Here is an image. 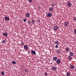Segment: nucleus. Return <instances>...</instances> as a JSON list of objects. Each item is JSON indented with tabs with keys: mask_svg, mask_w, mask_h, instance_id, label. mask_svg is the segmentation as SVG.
Here are the masks:
<instances>
[{
	"mask_svg": "<svg viewBox=\"0 0 76 76\" xmlns=\"http://www.w3.org/2000/svg\"><path fill=\"white\" fill-rule=\"evenodd\" d=\"M12 64H16V62H15V61H12Z\"/></svg>",
	"mask_w": 76,
	"mask_h": 76,
	"instance_id": "nucleus-21",
	"label": "nucleus"
},
{
	"mask_svg": "<svg viewBox=\"0 0 76 76\" xmlns=\"http://www.w3.org/2000/svg\"><path fill=\"white\" fill-rule=\"evenodd\" d=\"M73 19L74 21H75V20H76V17H75L74 18H73Z\"/></svg>",
	"mask_w": 76,
	"mask_h": 76,
	"instance_id": "nucleus-28",
	"label": "nucleus"
},
{
	"mask_svg": "<svg viewBox=\"0 0 76 76\" xmlns=\"http://www.w3.org/2000/svg\"><path fill=\"white\" fill-rule=\"evenodd\" d=\"M38 22H40V20H38Z\"/></svg>",
	"mask_w": 76,
	"mask_h": 76,
	"instance_id": "nucleus-34",
	"label": "nucleus"
},
{
	"mask_svg": "<svg viewBox=\"0 0 76 76\" xmlns=\"http://www.w3.org/2000/svg\"><path fill=\"white\" fill-rule=\"evenodd\" d=\"M3 35L5 36V37H7L8 34L7 33H3L2 34Z\"/></svg>",
	"mask_w": 76,
	"mask_h": 76,
	"instance_id": "nucleus-8",
	"label": "nucleus"
},
{
	"mask_svg": "<svg viewBox=\"0 0 76 76\" xmlns=\"http://www.w3.org/2000/svg\"><path fill=\"white\" fill-rule=\"evenodd\" d=\"M55 47H56V48H58V45H56L55 46Z\"/></svg>",
	"mask_w": 76,
	"mask_h": 76,
	"instance_id": "nucleus-31",
	"label": "nucleus"
},
{
	"mask_svg": "<svg viewBox=\"0 0 76 76\" xmlns=\"http://www.w3.org/2000/svg\"><path fill=\"white\" fill-rule=\"evenodd\" d=\"M58 29V27L57 26H55L54 27V30L55 31H57V29Z\"/></svg>",
	"mask_w": 76,
	"mask_h": 76,
	"instance_id": "nucleus-3",
	"label": "nucleus"
},
{
	"mask_svg": "<svg viewBox=\"0 0 76 76\" xmlns=\"http://www.w3.org/2000/svg\"><path fill=\"white\" fill-rule=\"evenodd\" d=\"M27 23L29 25H30L31 24V21L29 20H28Z\"/></svg>",
	"mask_w": 76,
	"mask_h": 76,
	"instance_id": "nucleus-26",
	"label": "nucleus"
},
{
	"mask_svg": "<svg viewBox=\"0 0 76 76\" xmlns=\"http://www.w3.org/2000/svg\"><path fill=\"white\" fill-rule=\"evenodd\" d=\"M5 19L7 21H9V20H10V18H8L7 17H5Z\"/></svg>",
	"mask_w": 76,
	"mask_h": 76,
	"instance_id": "nucleus-10",
	"label": "nucleus"
},
{
	"mask_svg": "<svg viewBox=\"0 0 76 76\" xmlns=\"http://www.w3.org/2000/svg\"><path fill=\"white\" fill-rule=\"evenodd\" d=\"M61 61V60H60V59H58L56 61V63L57 64H60V63Z\"/></svg>",
	"mask_w": 76,
	"mask_h": 76,
	"instance_id": "nucleus-5",
	"label": "nucleus"
},
{
	"mask_svg": "<svg viewBox=\"0 0 76 76\" xmlns=\"http://www.w3.org/2000/svg\"><path fill=\"white\" fill-rule=\"evenodd\" d=\"M67 6H68L69 7H71V6H72V4L70 3V2H69L67 3Z\"/></svg>",
	"mask_w": 76,
	"mask_h": 76,
	"instance_id": "nucleus-9",
	"label": "nucleus"
},
{
	"mask_svg": "<svg viewBox=\"0 0 76 76\" xmlns=\"http://www.w3.org/2000/svg\"><path fill=\"white\" fill-rule=\"evenodd\" d=\"M55 44L57 45H59V42L58 41L56 40L55 42Z\"/></svg>",
	"mask_w": 76,
	"mask_h": 76,
	"instance_id": "nucleus-13",
	"label": "nucleus"
},
{
	"mask_svg": "<svg viewBox=\"0 0 76 76\" xmlns=\"http://www.w3.org/2000/svg\"><path fill=\"white\" fill-rule=\"evenodd\" d=\"M44 75L45 76H47L48 75V73L46 72H45Z\"/></svg>",
	"mask_w": 76,
	"mask_h": 76,
	"instance_id": "nucleus-25",
	"label": "nucleus"
},
{
	"mask_svg": "<svg viewBox=\"0 0 76 76\" xmlns=\"http://www.w3.org/2000/svg\"><path fill=\"white\" fill-rule=\"evenodd\" d=\"M29 1L30 3H31L32 1V0H29Z\"/></svg>",
	"mask_w": 76,
	"mask_h": 76,
	"instance_id": "nucleus-32",
	"label": "nucleus"
},
{
	"mask_svg": "<svg viewBox=\"0 0 76 76\" xmlns=\"http://www.w3.org/2000/svg\"><path fill=\"white\" fill-rule=\"evenodd\" d=\"M70 68L72 69H73L75 68V66L73 65H71L70 66Z\"/></svg>",
	"mask_w": 76,
	"mask_h": 76,
	"instance_id": "nucleus-11",
	"label": "nucleus"
},
{
	"mask_svg": "<svg viewBox=\"0 0 76 76\" xmlns=\"http://www.w3.org/2000/svg\"><path fill=\"white\" fill-rule=\"evenodd\" d=\"M30 15V14L29 13H27L26 14V17L27 18H29V16Z\"/></svg>",
	"mask_w": 76,
	"mask_h": 76,
	"instance_id": "nucleus-14",
	"label": "nucleus"
},
{
	"mask_svg": "<svg viewBox=\"0 0 76 76\" xmlns=\"http://www.w3.org/2000/svg\"><path fill=\"white\" fill-rule=\"evenodd\" d=\"M70 73L69 72H68L66 74V76H70Z\"/></svg>",
	"mask_w": 76,
	"mask_h": 76,
	"instance_id": "nucleus-24",
	"label": "nucleus"
},
{
	"mask_svg": "<svg viewBox=\"0 0 76 76\" xmlns=\"http://www.w3.org/2000/svg\"><path fill=\"white\" fill-rule=\"evenodd\" d=\"M46 14L47 18H50L52 16V14L51 12H46Z\"/></svg>",
	"mask_w": 76,
	"mask_h": 76,
	"instance_id": "nucleus-1",
	"label": "nucleus"
},
{
	"mask_svg": "<svg viewBox=\"0 0 76 76\" xmlns=\"http://www.w3.org/2000/svg\"><path fill=\"white\" fill-rule=\"evenodd\" d=\"M69 25V22H65V23H64V26H67Z\"/></svg>",
	"mask_w": 76,
	"mask_h": 76,
	"instance_id": "nucleus-4",
	"label": "nucleus"
},
{
	"mask_svg": "<svg viewBox=\"0 0 76 76\" xmlns=\"http://www.w3.org/2000/svg\"><path fill=\"white\" fill-rule=\"evenodd\" d=\"M46 69H47V70H48V68Z\"/></svg>",
	"mask_w": 76,
	"mask_h": 76,
	"instance_id": "nucleus-38",
	"label": "nucleus"
},
{
	"mask_svg": "<svg viewBox=\"0 0 76 76\" xmlns=\"http://www.w3.org/2000/svg\"><path fill=\"white\" fill-rule=\"evenodd\" d=\"M31 52V53L32 55H36V52H35V50H32Z\"/></svg>",
	"mask_w": 76,
	"mask_h": 76,
	"instance_id": "nucleus-2",
	"label": "nucleus"
},
{
	"mask_svg": "<svg viewBox=\"0 0 76 76\" xmlns=\"http://www.w3.org/2000/svg\"><path fill=\"white\" fill-rule=\"evenodd\" d=\"M24 48L25 49V50H27L28 49V46H27V45H25L24 47Z\"/></svg>",
	"mask_w": 76,
	"mask_h": 76,
	"instance_id": "nucleus-15",
	"label": "nucleus"
},
{
	"mask_svg": "<svg viewBox=\"0 0 76 76\" xmlns=\"http://www.w3.org/2000/svg\"><path fill=\"white\" fill-rule=\"evenodd\" d=\"M60 52H61V50H57L56 51V53H57L58 54H59Z\"/></svg>",
	"mask_w": 76,
	"mask_h": 76,
	"instance_id": "nucleus-17",
	"label": "nucleus"
},
{
	"mask_svg": "<svg viewBox=\"0 0 76 76\" xmlns=\"http://www.w3.org/2000/svg\"><path fill=\"white\" fill-rule=\"evenodd\" d=\"M21 45L22 46H23L24 45V43H22Z\"/></svg>",
	"mask_w": 76,
	"mask_h": 76,
	"instance_id": "nucleus-33",
	"label": "nucleus"
},
{
	"mask_svg": "<svg viewBox=\"0 0 76 76\" xmlns=\"http://www.w3.org/2000/svg\"><path fill=\"white\" fill-rule=\"evenodd\" d=\"M23 22H25L26 21V20L25 19H24L23 20Z\"/></svg>",
	"mask_w": 76,
	"mask_h": 76,
	"instance_id": "nucleus-30",
	"label": "nucleus"
},
{
	"mask_svg": "<svg viewBox=\"0 0 76 76\" xmlns=\"http://www.w3.org/2000/svg\"><path fill=\"white\" fill-rule=\"evenodd\" d=\"M74 32L75 34H76V29H75L74 30Z\"/></svg>",
	"mask_w": 76,
	"mask_h": 76,
	"instance_id": "nucleus-27",
	"label": "nucleus"
},
{
	"mask_svg": "<svg viewBox=\"0 0 76 76\" xmlns=\"http://www.w3.org/2000/svg\"><path fill=\"white\" fill-rule=\"evenodd\" d=\"M52 69L53 71H55V70H57V68L55 67H52Z\"/></svg>",
	"mask_w": 76,
	"mask_h": 76,
	"instance_id": "nucleus-7",
	"label": "nucleus"
},
{
	"mask_svg": "<svg viewBox=\"0 0 76 76\" xmlns=\"http://www.w3.org/2000/svg\"><path fill=\"white\" fill-rule=\"evenodd\" d=\"M53 60H55V61H56V60H57V57H53Z\"/></svg>",
	"mask_w": 76,
	"mask_h": 76,
	"instance_id": "nucleus-16",
	"label": "nucleus"
},
{
	"mask_svg": "<svg viewBox=\"0 0 76 76\" xmlns=\"http://www.w3.org/2000/svg\"><path fill=\"white\" fill-rule=\"evenodd\" d=\"M34 22H35V20H34L33 19H32L31 20V23H34Z\"/></svg>",
	"mask_w": 76,
	"mask_h": 76,
	"instance_id": "nucleus-19",
	"label": "nucleus"
},
{
	"mask_svg": "<svg viewBox=\"0 0 76 76\" xmlns=\"http://www.w3.org/2000/svg\"><path fill=\"white\" fill-rule=\"evenodd\" d=\"M74 55V53H73V52H71L70 53V55L71 56H73Z\"/></svg>",
	"mask_w": 76,
	"mask_h": 76,
	"instance_id": "nucleus-18",
	"label": "nucleus"
},
{
	"mask_svg": "<svg viewBox=\"0 0 76 76\" xmlns=\"http://www.w3.org/2000/svg\"><path fill=\"white\" fill-rule=\"evenodd\" d=\"M51 6H52V7H53L55 6V4H54L53 3L51 4Z\"/></svg>",
	"mask_w": 76,
	"mask_h": 76,
	"instance_id": "nucleus-22",
	"label": "nucleus"
},
{
	"mask_svg": "<svg viewBox=\"0 0 76 76\" xmlns=\"http://www.w3.org/2000/svg\"><path fill=\"white\" fill-rule=\"evenodd\" d=\"M65 50L66 51H69V48H66Z\"/></svg>",
	"mask_w": 76,
	"mask_h": 76,
	"instance_id": "nucleus-23",
	"label": "nucleus"
},
{
	"mask_svg": "<svg viewBox=\"0 0 76 76\" xmlns=\"http://www.w3.org/2000/svg\"><path fill=\"white\" fill-rule=\"evenodd\" d=\"M1 74L2 75H4V72H1Z\"/></svg>",
	"mask_w": 76,
	"mask_h": 76,
	"instance_id": "nucleus-29",
	"label": "nucleus"
},
{
	"mask_svg": "<svg viewBox=\"0 0 76 76\" xmlns=\"http://www.w3.org/2000/svg\"><path fill=\"white\" fill-rule=\"evenodd\" d=\"M49 11L50 12H52L53 11V8H52V7H50L49 9Z\"/></svg>",
	"mask_w": 76,
	"mask_h": 76,
	"instance_id": "nucleus-6",
	"label": "nucleus"
},
{
	"mask_svg": "<svg viewBox=\"0 0 76 76\" xmlns=\"http://www.w3.org/2000/svg\"><path fill=\"white\" fill-rule=\"evenodd\" d=\"M74 70H75V72H76V69H75Z\"/></svg>",
	"mask_w": 76,
	"mask_h": 76,
	"instance_id": "nucleus-37",
	"label": "nucleus"
},
{
	"mask_svg": "<svg viewBox=\"0 0 76 76\" xmlns=\"http://www.w3.org/2000/svg\"><path fill=\"white\" fill-rule=\"evenodd\" d=\"M39 8H40V7H39Z\"/></svg>",
	"mask_w": 76,
	"mask_h": 76,
	"instance_id": "nucleus-39",
	"label": "nucleus"
},
{
	"mask_svg": "<svg viewBox=\"0 0 76 76\" xmlns=\"http://www.w3.org/2000/svg\"><path fill=\"white\" fill-rule=\"evenodd\" d=\"M68 59L70 61L72 60V57L70 55H69L68 56Z\"/></svg>",
	"mask_w": 76,
	"mask_h": 76,
	"instance_id": "nucleus-12",
	"label": "nucleus"
},
{
	"mask_svg": "<svg viewBox=\"0 0 76 76\" xmlns=\"http://www.w3.org/2000/svg\"><path fill=\"white\" fill-rule=\"evenodd\" d=\"M30 53V51H28V53Z\"/></svg>",
	"mask_w": 76,
	"mask_h": 76,
	"instance_id": "nucleus-36",
	"label": "nucleus"
},
{
	"mask_svg": "<svg viewBox=\"0 0 76 76\" xmlns=\"http://www.w3.org/2000/svg\"><path fill=\"white\" fill-rule=\"evenodd\" d=\"M25 71H26V72H28V70L27 69H25Z\"/></svg>",
	"mask_w": 76,
	"mask_h": 76,
	"instance_id": "nucleus-35",
	"label": "nucleus"
},
{
	"mask_svg": "<svg viewBox=\"0 0 76 76\" xmlns=\"http://www.w3.org/2000/svg\"><path fill=\"white\" fill-rule=\"evenodd\" d=\"M2 44H4L5 43H6V41L4 40H3L1 41Z\"/></svg>",
	"mask_w": 76,
	"mask_h": 76,
	"instance_id": "nucleus-20",
	"label": "nucleus"
}]
</instances>
